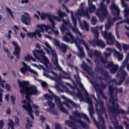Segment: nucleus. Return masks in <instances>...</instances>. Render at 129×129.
Segmentation results:
<instances>
[{
  "label": "nucleus",
  "instance_id": "nucleus-1",
  "mask_svg": "<svg viewBox=\"0 0 129 129\" xmlns=\"http://www.w3.org/2000/svg\"><path fill=\"white\" fill-rule=\"evenodd\" d=\"M108 91L109 93V103L112 104L111 106L108 107V111L109 113H112L114 116H116L117 114H128L129 111L127 112L122 109H119V105L117 102V93H122L123 90L122 88H114L113 85L108 86Z\"/></svg>",
  "mask_w": 129,
  "mask_h": 129
},
{
  "label": "nucleus",
  "instance_id": "nucleus-2",
  "mask_svg": "<svg viewBox=\"0 0 129 129\" xmlns=\"http://www.w3.org/2000/svg\"><path fill=\"white\" fill-rule=\"evenodd\" d=\"M18 83L20 88V93L22 95H25V99L28 101L27 103H32L33 100L31 99L30 95H38L39 94V91L37 89V87L34 85L29 86L30 83L28 81H22L20 82L18 81Z\"/></svg>",
  "mask_w": 129,
  "mask_h": 129
},
{
  "label": "nucleus",
  "instance_id": "nucleus-3",
  "mask_svg": "<svg viewBox=\"0 0 129 129\" xmlns=\"http://www.w3.org/2000/svg\"><path fill=\"white\" fill-rule=\"evenodd\" d=\"M98 27H93L92 28V32L94 34L95 38L96 39H94L90 42V45L93 46L94 48L97 46L102 48V49H104L106 46V44L104 43V41H102L101 39H98L99 38V32H98Z\"/></svg>",
  "mask_w": 129,
  "mask_h": 129
},
{
  "label": "nucleus",
  "instance_id": "nucleus-4",
  "mask_svg": "<svg viewBox=\"0 0 129 129\" xmlns=\"http://www.w3.org/2000/svg\"><path fill=\"white\" fill-rule=\"evenodd\" d=\"M106 0H102V2L99 4L100 8L96 10V15L99 17L100 22H103L107 16H108V11H107V6L104 2Z\"/></svg>",
  "mask_w": 129,
  "mask_h": 129
},
{
  "label": "nucleus",
  "instance_id": "nucleus-5",
  "mask_svg": "<svg viewBox=\"0 0 129 129\" xmlns=\"http://www.w3.org/2000/svg\"><path fill=\"white\" fill-rule=\"evenodd\" d=\"M44 98H46V99H50V100H53V98H54V102L56 105H58V107H59L60 110H61L62 112L66 113L67 115H69V112L63 107V103L61 102V99H60L59 97L53 94L51 95H49V94H45L44 95Z\"/></svg>",
  "mask_w": 129,
  "mask_h": 129
},
{
  "label": "nucleus",
  "instance_id": "nucleus-6",
  "mask_svg": "<svg viewBox=\"0 0 129 129\" xmlns=\"http://www.w3.org/2000/svg\"><path fill=\"white\" fill-rule=\"evenodd\" d=\"M128 56L129 54H127L126 58L123 62V66L120 67L119 69V71L121 72V73H117L116 75L117 78L120 77L119 82H118L117 83L118 85H121L122 83H123V82L124 81V80H125V79L127 76V73L124 71L123 68L125 67V65H126L127 62L128 61Z\"/></svg>",
  "mask_w": 129,
  "mask_h": 129
},
{
  "label": "nucleus",
  "instance_id": "nucleus-7",
  "mask_svg": "<svg viewBox=\"0 0 129 129\" xmlns=\"http://www.w3.org/2000/svg\"><path fill=\"white\" fill-rule=\"evenodd\" d=\"M128 56L129 54H127L126 58L123 62V66L120 67L119 69V71L121 72V73H117L116 75L117 78L120 77L119 82H118L117 83L118 85H121L122 83H123V82L124 81V80H125V79L127 76V73L124 71L123 68L125 67V65H126L127 62L128 61Z\"/></svg>",
  "mask_w": 129,
  "mask_h": 129
},
{
  "label": "nucleus",
  "instance_id": "nucleus-8",
  "mask_svg": "<svg viewBox=\"0 0 129 129\" xmlns=\"http://www.w3.org/2000/svg\"><path fill=\"white\" fill-rule=\"evenodd\" d=\"M85 100L87 103H88L89 105V111L90 113V116L91 118H93L94 122L97 125H98L100 122L96 121L95 118L93 117V114H94V109H93V102H92V100L89 97V94L87 92V91H85Z\"/></svg>",
  "mask_w": 129,
  "mask_h": 129
},
{
  "label": "nucleus",
  "instance_id": "nucleus-9",
  "mask_svg": "<svg viewBox=\"0 0 129 129\" xmlns=\"http://www.w3.org/2000/svg\"><path fill=\"white\" fill-rule=\"evenodd\" d=\"M109 8L112 15H113V16H117V17H113L112 19L109 20V21H111V23L113 25L114 22L118 21V20H121V17H119L120 10H119V8H118V6L115 5L114 1L112 2V4Z\"/></svg>",
  "mask_w": 129,
  "mask_h": 129
},
{
  "label": "nucleus",
  "instance_id": "nucleus-10",
  "mask_svg": "<svg viewBox=\"0 0 129 129\" xmlns=\"http://www.w3.org/2000/svg\"><path fill=\"white\" fill-rule=\"evenodd\" d=\"M57 14L58 17L62 19V24L61 27L60 28V29L61 33L64 34V33H65V32H66V31L68 30V28H69V27H71V24H70V21L68 20L66 21L63 19L64 17H66L67 16V14H66V13L61 12V11L59 10L58 11Z\"/></svg>",
  "mask_w": 129,
  "mask_h": 129
},
{
  "label": "nucleus",
  "instance_id": "nucleus-11",
  "mask_svg": "<svg viewBox=\"0 0 129 129\" xmlns=\"http://www.w3.org/2000/svg\"><path fill=\"white\" fill-rule=\"evenodd\" d=\"M96 104H95L96 110L97 114H102V113H105L106 110L104 107V103L103 101L98 100L97 99L94 98Z\"/></svg>",
  "mask_w": 129,
  "mask_h": 129
},
{
  "label": "nucleus",
  "instance_id": "nucleus-12",
  "mask_svg": "<svg viewBox=\"0 0 129 129\" xmlns=\"http://www.w3.org/2000/svg\"><path fill=\"white\" fill-rule=\"evenodd\" d=\"M33 55L37 60H43V61L47 60L46 53L43 49H34L33 51Z\"/></svg>",
  "mask_w": 129,
  "mask_h": 129
},
{
  "label": "nucleus",
  "instance_id": "nucleus-13",
  "mask_svg": "<svg viewBox=\"0 0 129 129\" xmlns=\"http://www.w3.org/2000/svg\"><path fill=\"white\" fill-rule=\"evenodd\" d=\"M97 64L95 69L96 72H100V74L105 78V79H109V73L108 72L105 71L103 68L98 67Z\"/></svg>",
  "mask_w": 129,
  "mask_h": 129
},
{
  "label": "nucleus",
  "instance_id": "nucleus-14",
  "mask_svg": "<svg viewBox=\"0 0 129 129\" xmlns=\"http://www.w3.org/2000/svg\"><path fill=\"white\" fill-rule=\"evenodd\" d=\"M106 67L110 69V71L112 74H115L116 71L118 70V65L114 64L112 61L109 62Z\"/></svg>",
  "mask_w": 129,
  "mask_h": 129
},
{
  "label": "nucleus",
  "instance_id": "nucleus-15",
  "mask_svg": "<svg viewBox=\"0 0 129 129\" xmlns=\"http://www.w3.org/2000/svg\"><path fill=\"white\" fill-rule=\"evenodd\" d=\"M22 107L24 109H25V110H26V111L28 112V115H30L32 119L34 120V119H35V118L34 117V115H33V109L32 108L31 103H27V105H22Z\"/></svg>",
  "mask_w": 129,
  "mask_h": 129
},
{
  "label": "nucleus",
  "instance_id": "nucleus-16",
  "mask_svg": "<svg viewBox=\"0 0 129 129\" xmlns=\"http://www.w3.org/2000/svg\"><path fill=\"white\" fill-rule=\"evenodd\" d=\"M12 44L15 46V51L14 52V55H15L17 59H20V53H21V47L18 44V43L15 41H12Z\"/></svg>",
  "mask_w": 129,
  "mask_h": 129
},
{
  "label": "nucleus",
  "instance_id": "nucleus-17",
  "mask_svg": "<svg viewBox=\"0 0 129 129\" xmlns=\"http://www.w3.org/2000/svg\"><path fill=\"white\" fill-rule=\"evenodd\" d=\"M21 21L23 24L28 26V25L30 24L31 17H30V15L26 13L25 15H22Z\"/></svg>",
  "mask_w": 129,
  "mask_h": 129
},
{
  "label": "nucleus",
  "instance_id": "nucleus-18",
  "mask_svg": "<svg viewBox=\"0 0 129 129\" xmlns=\"http://www.w3.org/2000/svg\"><path fill=\"white\" fill-rule=\"evenodd\" d=\"M41 20H46V18H48V21L50 22L51 24L54 25V19H53V16L51 15L48 14V13H42L41 15Z\"/></svg>",
  "mask_w": 129,
  "mask_h": 129
},
{
  "label": "nucleus",
  "instance_id": "nucleus-19",
  "mask_svg": "<svg viewBox=\"0 0 129 129\" xmlns=\"http://www.w3.org/2000/svg\"><path fill=\"white\" fill-rule=\"evenodd\" d=\"M73 114L76 117H82L84 119H86L88 122L90 123V119H89V118L88 116H87L85 114H80L78 111H76L73 112Z\"/></svg>",
  "mask_w": 129,
  "mask_h": 129
},
{
  "label": "nucleus",
  "instance_id": "nucleus-20",
  "mask_svg": "<svg viewBox=\"0 0 129 129\" xmlns=\"http://www.w3.org/2000/svg\"><path fill=\"white\" fill-rule=\"evenodd\" d=\"M121 4L122 5L123 8H124V10L123 11L124 12V18H128L129 17V6L128 8H127V4L125 3L124 2V0H121Z\"/></svg>",
  "mask_w": 129,
  "mask_h": 129
},
{
  "label": "nucleus",
  "instance_id": "nucleus-21",
  "mask_svg": "<svg viewBox=\"0 0 129 129\" xmlns=\"http://www.w3.org/2000/svg\"><path fill=\"white\" fill-rule=\"evenodd\" d=\"M66 35H67V36H69V37H70V38H71V39L72 40V43H75L76 45L77 46L78 48H80V44H79V43H78V38H74V36H73L72 35V33H71V32H67Z\"/></svg>",
  "mask_w": 129,
  "mask_h": 129
},
{
  "label": "nucleus",
  "instance_id": "nucleus-22",
  "mask_svg": "<svg viewBox=\"0 0 129 129\" xmlns=\"http://www.w3.org/2000/svg\"><path fill=\"white\" fill-rule=\"evenodd\" d=\"M95 86H97V87H98L97 89H96V92L99 93V95H101L102 98H104V99H106V98H107V97L105 96V95H104V93H103V91L102 90V89H101V88L99 87V85L96 84Z\"/></svg>",
  "mask_w": 129,
  "mask_h": 129
},
{
  "label": "nucleus",
  "instance_id": "nucleus-23",
  "mask_svg": "<svg viewBox=\"0 0 129 129\" xmlns=\"http://www.w3.org/2000/svg\"><path fill=\"white\" fill-rule=\"evenodd\" d=\"M101 55V53L100 52L95 50L94 52V56H96V58L94 59L95 62L98 65H100V60H99V57Z\"/></svg>",
  "mask_w": 129,
  "mask_h": 129
},
{
  "label": "nucleus",
  "instance_id": "nucleus-24",
  "mask_svg": "<svg viewBox=\"0 0 129 129\" xmlns=\"http://www.w3.org/2000/svg\"><path fill=\"white\" fill-rule=\"evenodd\" d=\"M65 123L67 125H68L69 127H71L72 129H77L76 127V124L70 120H66L65 121Z\"/></svg>",
  "mask_w": 129,
  "mask_h": 129
},
{
  "label": "nucleus",
  "instance_id": "nucleus-25",
  "mask_svg": "<svg viewBox=\"0 0 129 129\" xmlns=\"http://www.w3.org/2000/svg\"><path fill=\"white\" fill-rule=\"evenodd\" d=\"M61 71L62 73V74L59 75V80H61V78H65V79H69V80L71 79V78L70 77V75L66 73V72L63 71L62 69V71Z\"/></svg>",
  "mask_w": 129,
  "mask_h": 129
},
{
  "label": "nucleus",
  "instance_id": "nucleus-26",
  "mask_svg": "<svg viewBox=\"0 0 129 129\" xmlns=\"http://www.w3.org/2000/svg\"><path fill=\"white\" fill-rule=\"evenodd\" d=\"M106 42L108 45H114L115 43V37L112 36V34L107 38Z\"/></svg>",
  "mask_w": 129,
  "mask_h": 129
},
{
  "label": "nucleus",
  "instance_id": "nucleus-27",
  "mask_svg": "<svg viewBox=\"0 0 129 129\" xmlns=\"http://www.w3.org/2000/svg\"><path fill=\"white\" fill-rule=\"evenodd\" d=\"M84 3H82L80 5L81 9L78 10V13L76 14V16H80V17H82L84 13Z\"/></svg>",
  "mask_w": 129,
  "mask_h": 129
},
{
  "label": "nucleus",
  "instance_id": "nucleus-28",
  "mask_svg": "<svg viewBox=\"0 0 129 129\" xmlns=\"http://www.w3.org/2000/svg\"><path fill=\"white\" fill-rule=\"evenodd\" d=\"M72 104L73 107H77V104L75 103L74 102L72 101L71 100H68L67 102L65 103V105L68 108L70 109H72V107L70 106V104Z\"/></svg>",
  "mask_w": 129,
  "mask_h": 129
},
{
  "label": "nucleus",
  "instance_id": "nucleus-29",
  "mask_svg": "<svg viewBox=\"0 0 129 129\" xmlns=\"http://www.w3.org/2000/svg\"><path fill=\"white\" fill-rule=\"evenodd\" d=\"M51 25L52 26V32H53L56 36H59V31H58V30H55V29H56V27H55V26L56 25V23H55V21H54L53 24V23H51Z\"/></svg>",
  "mask_w": 129,
  "mask_h": 129
},
{
  "label": "nucleus",
  "instance_id": "nucleus-30",
  "mask_svg": "<svg viewBox=\"0 0 129 129\" xmlns=\"http://www.w3.org/2000/svg\"><path fill=\"white\" fill-rule=\"evenodd\" d=\"M67 45L62 43L60 44L59 48L62 51V53H66L67 52Z\"/></svg>",
  "mask_w": 129,
  "mask_h": 129
},
{
  "label": "nucleus",
  "instance_id": "nucleus-31",
  "mask_svg": "<svg viewBox=\"0 0 129 129\" xmlns=\"http://www.w3.org/2000/svg\"><path fill=\"white\" fill-rule=\"evenodd\" d=\"M30 69V67H22L20 69V72L22 74H24V75H26V74L27 73V72H28V71H29Z\"/></svg>",
  "mask_w": 129,
  "mask_h": 129
},
{
  "label": "nucleus",
  "instance_id": "nucleus-32",
  "mask_svg": "<svg viewBox=\"0 0 129 129\" xmlns=\"http://www.w3.org/2000/svg\"><path fill=\"white\" fill-rule=\"evenodd\" d=\"M54 65H55L56 69L58 70V71H62V68L59 66V63H58V58L56 57L55 61L53 62Z\"/></svg>",
  "mask_w": 129,
  "mask_h": 129
},
{
  "label": "nucleus",
  "instance_id": "nucleus-33",
  "mask_svg": "<svg viewBox=\"0 0 129 129\" xmlns=\"http://www.w3.org/2000/svg\"><path fill=\"white\" fill-rule=\"evenodd\" d=\"M82 68H83L84 71H86L87 73H89L90 71V67L87 65V64L84 63L81 66Z\"/></svg>",
  "mask_w": 129,
  "mask_h": 129
},
{
  "label": "nucleus",
  "instance_id": "nucleus-34",
  "mask_svg": "<svg viewBox=\"0 0 129 129\" xmlns=\"http://www.w3.org/2000/svg\"><path fill=\"white\" fill-rule=\"evenodd\" d=\"M102 35L104 37V39H105L106 40L111 35H112V34L111 33V32H109L108 33V32L107 31H104V32H102Z\"/></svg>",
  "mask_w": 129,
  "mask_h": 129
},
{
  "label": "nucleus",
  "instance_id": "nucleus-35",
  "mask_svg": "<svg viewBox=\"0 0 129 129\" xmlns=\"http://www.w3.org/2000/svg\"><path fill=\"white\" fill-rule=\"evenodd\" d=\"M27 36L28 38H31V39H33V38H36V37H37V33H36V32H28L27 34Z\"/></svg>",
  "mask_w": 129,
  "mask_h": 129
},
{
  "label": "nucleus",
  "instance_id": "nucleus-36",
  "mask_svg": "<svg viewBox=\"0 0 129 129\" xmlns=\"http://www.w3.org/2000/svg\"><path fill=\"white\" fill-rule=\"evenodd\" d=\"M96 10V7H95V5H90L88 7V12L89 13H94V12H95V10Z\"/></svg>",
  "mask_w": 129,
  "mask_h": 129
},
{
  "label": "nucleus",
  "instance_id": "nucleus-37",
  "mask_svg": "<svg viewBox=\"0 0 129 129\" xmlns=\"http://www.w3.org/2000/svg\"><path fill=\"white\" fill-rule=\"evenodd\" d=\"M115 54L118 57V60L121 61L123 58V54H122V53H120V52L118 51H115Z\"/></svg>",
  "mask_w": 129,
  "mask_h": 129
},
{
  "label": "nucleus",
  "instance_id": "nucleus-38",
  "mask_svg": "<svg viewBox=\"0 0 129 129\" xmlns=\"http://www.w3.org/2000/svg\"><path fill=\"white\" fill-rule=\"evenodd\" d=\"M111 26H113V24L111 23V21H108L107 23L105 25V28L106 30H109L111 28Z\"/></svg>",
  "mask_w": 129,
  "mask_h": 129
},
{
  "label": "nucleus",
  "instance_id": "nucleus-39",
  "mask_svg": "<svg viewBox=\"0 0 129 129\" xmlns=\"http://www.w3.org/2000/svg\"><path fill=\"white\" fill-rule=\"evenodd\" d=\"M26 120L28 123H26L25 126L26 128H29V127H33V124H32V121L29 120V117H27Z\"/></svg>",
  "mask_w": 129,
  "mask_h": 129
},
{
  "label": "nucleus",
  "instance_id": "nucleus-40",
  "mask_svg": "<svg viewBox=\"0 0 129 129\" xmlns=\"http://www.w3.org/2000/svg\"><path fill=\"white\" fill-rule=\"evenodd\" d=\"M63 40L64 42L67 43H69V42H71L72 43V38L69 37H68L67 35H65L63 37Z\"/></svg>",
  "mask_w": 129,
  "mask_h": 129
},
{
  "label": "nucleus",
  "instance_id": "nucleus-41",
  "mask_svg": "<svg viewBox=\"0 0 129 129\" xmlns=\"http://www.w3.org/2000/svg\"><path fill=\"white\" fill-rule=\"evenodd\" d=\"M36 26L38 29H40V30H39L40 32H41V33H44V28L45 27V24H37Z\"/></svg>",
  "mask_w": 129,
  "mask_h": 129
},
{
  "label": "nucleus",
  "instance_id": "nucleus-42",
  "mask_svg": "<svg viewBox=\"0 0 129 129\" xmlns=\"http://www.w3.org/2000/svg\"><path fill=\"white\" fill-rule=\"evenodd\" d=\"M47 104L49 106L50 108H54V107H55V103L49 100H47Z\"/></svg>",
  "mask_w": 129,
  "mask_h": 129
},
{
  "label": "nucleus",
  "instance_id": "nucleus-43",
  "mask_svg": "<svg viewBox=\"0 0 129 129\" xmlns=\"http://www.w3.org/2000/svg\"><path fill=\"white\" fill-rule=\"evenodd\" d=\"M8 126H10L11 129L15 128V124H14V121L12 119L10 120L9 122L8 123Z\"/></svg>",
  "mask_w": 129,
  "mask_h": 129
},
{
  "label": "nucleus",
  "instance_id": "nucleus-44",
  "mask_svg": "<svg viewBox=\"0 0 129 129\" xmlns=\"http://www.w3.org/2000/svg\"><path fill=\"white\" fill-rule=\"evenodd\" d=\"M81 42L84 47L86 48V50H89V46L88 45V43H86V41L84 40V39H82Z\"/></svg>",
  "mask_w": 129,
  "mask_h": 129
},
{
  "label": "nucleus",
  "instance_id": "nucleus-45",
  "mask_svg": "<svg viewBox=\"0 0 129 129\" xmlns=\"http://www.w3.org/2000/svg\"><path fill=\"white\" fill-rule=\"evenodd\" d=\"M6 9L8 13L9 14V15L14 20V19H15V17L14 16V14H13V12H12V10H11V9H10L8 7H6Z\"/></svg>",
  "mask_w": 129,
  "mask_h": 129
},
{
  "label": "nucleus",
  "instance_id": "nucleus-46",
  "mask_svg": "<svg viewBox=\"0 0 129 129\" xmlns=\"http://www.w3.org/2000/svg\"><path fill=\"white\" fill-rule=\"evenodd\" d=\"M100 62H102V64H106L107 63V60L106 58H103V56H100Z\"/></svg>",
  "mask_w": 129,
  "mask_h": 129
},
{
  "label": "nucleus",
  "instance_id": "nucleus-47",
  "mask_svg": "<svg viewBox=\"0 0 129 129\" xmlns=\"http://www.w3.org/2000/svg\"><path fill=\"white\" fill-rule=\"evenodd\" d=\"M5 83H6V80H2V77L0 76V85L2 88H5Z\"/></svg>",
  "mask_w": 129,
  "mask_h": 129
},
{
  "label": "nucleus",
  "instance_id": "nucleus-48",
  "mask_svg": "<svg viewBox=\"0 0 129 129\" xmlns=\"http://www.w3.org/2000/svg\"><path fill=\"white\" fill-rule=\"evenodd\" d=\"M99 117V121L100 122H102V123H105V121H104V118L102 116V114H98Z\"/></svg>",
  "mask_w": 129,
  "mask_h": 129
},
{
  "label": "nucleus",
  "instance_id": "nucleus-49",
  "mask_svg": "<svg viewBox=\"0 0 129 129\" xmlns=\"http://www.w3.org/2000/svg\"><path fill=\"white\" fill-rule=\"evenodd\" d=\"M16 100V97L14 95H12L11 96V103L13 104V105H15V101Z\"/></svg>",
  "mask_w": 129,
  "mask_h": 129
},
{
  "label": "nucleus",
  "instance_id": "nucleus-50",
  "mask_svg": "<svg viewBox=\"0 0 129 129\" xmlns=\"http://www.w3.org/2000/svg\"><path fill=\"white\" fill-rule=\"evenodd\" d=\"M122 48H123V50H124V51H126V50H128L129 49V44L127 45L126 44H123Z\"/></svg>",
  "mask_w": 129,
  "mask_h": 129
},
{
  "label": "nucleus",
  "instance_id": "nucleus-51",
  "mask_svg": "<svg viewBox=\"0 0 129 129\" xmlns=\"http://www.w3.org/2000/svg\"><path fill=\"white\" fill-rule=\"evenodd\" d=\"M76 26H75V27H73L72 30L75 34H80V32H79V30H78V28L76 27Z\"/></svg>",
  "mask_w": 129,
  "mask_h": 129
},
{
  "label": "nucleus",
  "instance_id": "nucleus-52",
  "mask_svg": "<svg viewBox=\"0 0 129 129\" xmlns=\"http://www.w3.org/2000/svg\"><path fill=\"white\" fill-rule=\"evenodd\" d=\"M92 25H96V23H97V19H96V17H93L91 19Z\"/></svg>",
  "mask_w": 129,
  "mask_h": 129
},
{
  "label": "nucleus",
  "instance_id": "nucleus-53",
  "mask_svg": "<svg viewBox=\"0 0 129 129\" xmlns=\"http://www.w3.org/2000/svg\"><path fill=\"white\" fill-rule=\"evenodd\" d=\"M35 33H36V35H38V38H41L42 37V34L40 33L41 31H40V30H36Z\"/></svg>",
  "mask_w": 129,
  "mask_h": 129
},
{
  "label": "nucleus",
  "instance_id": "nucleus-54",
  "mask_svg": "<svg viewBox=\"0 0 129 129\" xmlns=\"http://www.w3.org/2000/svg\"><path fill=\"white\" fill-rule=\"evenodd\" d=\"M29 72H30V73L34 74V75H38V73H37V72L34 71V70H32V69H31V68H29Z\"/></svg>",
  "mask_w": 129,
  "mask_h": 129
},
{
  "label": "nucleus",
  "instance_id": "nucleus-55",
  "mask_svg": "<svg viewBox=\"0 0 129 129\" xmlns=\"http://www.w3.org/2000/svg\"><path fill=\"white\" fill-rule=\"evenodd\" d=\"M32 58V56L27 55V56H25L24 57L25 61H30Z\"/></svg>",
  "mask_w": 129,
  "mask_h": 129
},
{
  "label": "nucleus",
  "instance_id": "nucleus-56",
  "mask_svg": "<svg viewBox=\"0 0 129 129\" xmlns=\"http://www.w3.org/2000/svg\"><path fill=\"white\" fill-rule=\"evenodd\" d=\"M115 35L117 39H119V33H118V28L116 27L115 29Z\"/></svg>",
  "mask_w": 129,
  "mask_h": 129
},
{
  "label": "nucleus",
  "instance_id": "nucleus-57",
  "mask_svg": "<svg viewBox=\"0 0 129 129\" xmlns=\"http://www.w3.org/2000/svg\"><path fill=\"white\" fill-rule=\"evenodd\" d=\"M84 24L85 25V28L86 31H88V30H89V25H88V23H87L86 21H84Z\"/></svg>",
  "mask_w": 129,
  "mask_h": 129
},
{
  "label": "nucleus",
  "instance_id": "nucleus-58",
  "mask_svg": "<svg viewBox=\"0 0 129 129\" xmlns=\"http://www.w3.org/2000/svg\"><path fill=\"white\" fill-rule=\"evenodd\" d=\"M54 44L56 47H58V48H59L60 46L61 45L60 44V41L57 40L54 41Z\"/></svg>",
  "mask_w": 129,
  "mask_h": 129
},
{
  "label": "nucleus",
  "instance_id": "nucleus-59",
  "mask_svg": "<svg viewBox=\"0 0 129 129\" xmlns=\"http://www.w3.org/2000/svg\"><path fill=\"white\" fill-rule=\"evenodd\" d=\"M72 20L74 26H75V27H76V26H77V19L75 18H73Z\"/></svg>",
  "mask_w": 129,
  "mask_h": 129
},
{
  "label": "nucleus",
  "instance_id": "nucleus-60",
  "mask_svg": "<svg viewBox=\"0 0 129 129\" xmlns=\"http://www.w3.org/2000/svg\"><path fill=\"white\" fill-rule=\"evenodd\" d=\"M79 123H80V124H81V126H82V127H85L86 126V123H85V122H84V121H83L80 120Z\"/></svg>",
  "mask_w": 129,
  "mask_h": 129
},
{
  "label": "nucleus",
  "instance_id": "nucleus-61",
  "mask_svg": "<svg viewBox=\"0 0 129 129\" xmlns=\"http://www.w3.org/2000/svg\"><path fill=\"white\" fill-rule=\"evenodd\" d=\"M41 86L42 87H43V88H45V87H47V86H48V84H47V83H46V82H42L41 83Z\"/></svg>",
  "mask_w": 129,
  "mask_h": 129
},
{
  "label": "nucleus",
  "instance_id": "nucleus-62",
  "mask_svg": "<svg viewBox=\"0 0 129 129\" xmlns=\"http://www.w3.org/2000/svg\"><path fill=\"white\" fill-rule=\"evenodd\" d=\"M44 29H45V31H48V30H49V29H51L52 30V25L51 26L50 25H44Z\"/></svg>",
  "mask_w": 129,
  "mask_h": 129
},
{
  "label": "nucleus",
  "instance_id": "nucleus-63",
  "mask_svg": "<svg viewBox=\"0 0 129 129\" xmlns=\"http://www.w3.org/2000/svg\"><path fill=\"white\" fill-rule=\"evenodd\" d=\"M114 127L115 129H118V128L119 127L118 123H117V122H114Z\"/></svg>",
  "mask_w": 129,
  "mask_h": 129
},
{
  "label": "nucleus",
  "instance_id": "nucleus-64",
  "mask_svg": "<svg viewBox=\"0 0 129 129\" xmlns=\"http://www.w3.org/2000/svg\"><path fill=\"white\" fill-rule=\"evenodd\" d=\"M55 129H62V127H61V125L58 123H56L55 124Z\"/></svg>",
  "mask_w": 129,
  "mask_h": 129
}]
</instances>
